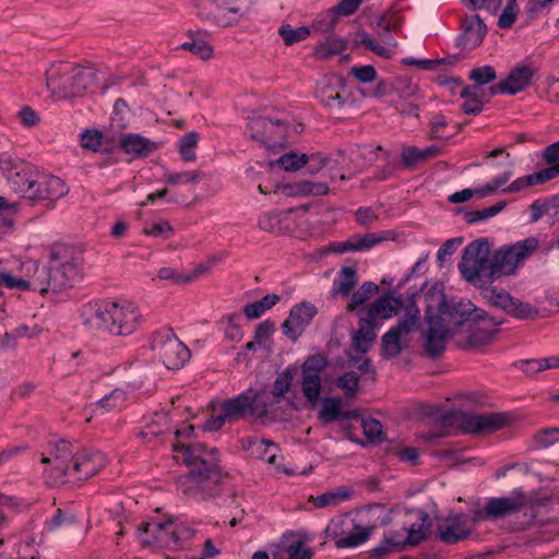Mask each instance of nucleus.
I'll list each match as a JSON object with an SVG mask.
<instances>
[{"label":"nucleus","mask_w":559,"mask_h":559,"mask_svg":"<svg viewBox=\"0 0 559 559\" xmlns=\"http://www.w3.org/2000/svg\"><path fill=\"white\" fill-rule=\"evenodd\" d=\"M504 206H506V202L500 201L489 207L478 210V211L468 212V213H466L465 217L468 223H476V222L485 221L487 218H490V217L497 215L500 211H502V209Z\"/></svg>","instance_id":"nucleus-54"},{"label":"nucleus","mask_w":559,"mask_h":559,"mask_svg":"<svg viewBox=\"0 0 559 559\" xmlns=\"http://www.w3.org/2000/svg\"><path fill=\"white\" fill-rule=\"evenodd\" d=\"M534 441L540 448H548L559 441V428L542 429L534 436Z\"/></svg>","instance_id":"nucleus-58"},{"label":"nucleus","mask_w":559,"mask_h":559,"mask_svg":"<svg viewBox=\"0 0 559 559\" xmlns=\"http://www.w3.org/2000/svg\"><path fill=\"white\" fill-rule=\"evenodd\" d=\"M158 278L163 281H168L175 285H183L189 283V278L186 275L180 274L175 269L169 266H164L158 270L157 273Z\"/></svg>","instance_id":"nucleus-62"},{"label":"nucleus","mask_w":559,"mask_h":559,"mask_svg":"<svg viewBox=\"0 0 559 559\" xmlns=\"http://www.w3.org/2000/svg\"><path fill=\"white\" fill-rule=\"evenodd\" d=\"M534 74V68L524 63H520L510 71L508 78L504 81H501L490 87L491 94H516L532 83Z\"/></svg>","instance_id":"nucleus-22"},{"label":"nucleus","mask_w":559,"mask_h":559,"mask_svg":"<svg viewBox=\"0 0 559 559\" xmlns=\"http://www.w3.org/2000/svg\"><path fill=\"white\" fill-rule=\"evenodd\" d=\"M483 518V512H475L472 518L462 513L441 518L437 522L438 536L445 544H456L466 539Z\"/></svg>","instance_id":"nucleus-14"},{"label":"nucleus","mask_w":559,"mask_h":559,"mask_svg":"<svg viewBox=\"0 0 559 559\" xmlns=\"http://www.w3.org/2000/svg\"><path fill=\"white\" fill-rule=\"evenodd\" d=\"M168 430L167 416L165 414H159L156 415L155 419H153L152 423L140 432V436L151 442L152 438H157Z\"/></svg>","instance_id":"nucleus-50"},{"label":"nucleus","mask_w":559,"mask_h":559,"mask_svg":"<svg viewBox=\"0 0 559 559\" xmlns=\"http://www.w3.org/2000/svg\"><path fill=\"white\" fill-rule=\"evenodd\" d=\"M377 328L378 323L367 316L360 318L358 330L353 336V346L356 350L366 353L371 347Z\"/></svg>","instance_id":"nucleus-33"},{"label":"nucleus","mask_w":559,"mask_h":559,"mask_svg":"<svg viewBox=\"0 0 559 559\" xmlns=\"http://www.w3.org/2000/svg\"><path fill=\"white\" fill-rule=\"evenodd\" d=\"M469 2L474 8L486 4L493 13L501 10L497 24L503 29L511 28L520 13V7L516 0H469Z\"/></svg>","instance_id":"nucleus-25"},{"label":"nucleus","mask_w":559,"mask_h":559,"mask_svg":"<svg viewBox=\"0 0 559 559\" xmlns=\"http://www.w3.org/2000/svg\"><path fill=\"white\" fill-rule=\"evenodd\" d=\"M469 79L475 81L478 85H485L496 79V71L490 66H484L472 70Z\"/></svg>","instance_id":"nucleus-61"},{"label":"nucleus","mask_w":559,"mask_h":559,"mask_svg":"<svg viewBox=\"0 0 559 559\" xmlns=\"http://www.w3.org/2000/svg\"><path fill=\"white\" fill-rule=\"evenodd\" d=\"M82 318L90 329L122 336L132 334L144 321L140 308L129 300L88 302L83 307Z\"/></svg>","instance_id":"nucleus-3"},{"label":"nucleus","mask_w":559,"mask_h":559,"mask_svg":"<svg viewBox=\"0 0 559 559\" xmlns=\"http://www.w3.org/2000/svg\"><path fill=\"white\" fill-rule=\"evenodd\" d=\"M41 331L43 329L38 324H22L19 328H16L13 332L5 333L4 341L9 342L10 340H15L19 337H33L40 334Z\"/></svg>","instance_id":"nucleus-60"},{"label":"nucleus","mask_w":559,"mask_h":559,"mask_svg":"<svg viewBox=\"0 0 559 559\" xmlns=\"http://www.w3.org/2000/svg\"><path fill=\"white\" fill-rule=\"evenodd\" d=\"M325 367L326 358L321 354L308 357L302 365L301 390L307 401L311 404L319 401L322 388L320 373Z\"/></svg>","instance_id":"nucleus-15"},{"label":"nucleus","mask_w":559,"mask_h":559,"mask_svg":"<svg viewBox=\"0 0 559 559\" xmlns=\"http://www.w3.org/2000/svg\"><path fill=\"white\" fill-rule=\"evenodd\" d=\"M226 423H228V418L224 416V411L219 406L213 409L211 417L204 423L203 427L206 431H216Z\"/></svg>","instance_id":"nucleus-63"},{"label":"nucleus","mask_w":559,"mask_h":559,"mask_svg":"<svg viewBox=\"0 0 559 559\" xmlns=\"http://www.w3.org/2000/svg\"><path fill=\"white\" fill-rule=\"evenodd\" d=\"M350 366L357 368L360 373L347 371L336 380L337 388L343 391L346 399L356 396L360 376L368 371L369 360L364 356H359L350 360Z\"/></svg>","instance_id":"nucleus-27"},{"label":"nucleus","mask_w":559,"mask_h":559,"mask_svg":"<svg viewBox=\"0 0 559 559\" xmlns=\"http://www.w3.org/2000/svg\"><path fill=\"white\" fill-rule=\"evenodd\" d=\"M546 181L542 175L536 171L534 174L521 177L512 181L508 187L503 189V192L514 193L524 190L527 187L545 183Z\"/></svg>","instance_id":"nucleus-53"},{"label":"nucleus","mask_w":559,"mask_h":559,"mask_svg":"<svg viewBox=\"0 0 559 559\" xmlns=\"http://www.w3.org/2000/svg\"><path fill=\"white\" fill-rule=\"evenodd\" d=\"M373 532V526H365L347 515L333 518L324 533L335 542L337 548H355L367 542Z\"/></svg>","instance_id":"nucleus-9"},{"label":"nucleus","mask_w":559,"mask_h":559,"mask_svg":"<svg viewBox=\"0 0 559 559\" xmlns=\"http://www.w3.org/2000/svg\"><path fill=\"white\" fill-rule=\"evenodd\" d=\"M538 243L535 237H528L496 251L492 260L493 278L513 274L518 266L537 249Z\"/></svg>","instance_id":"nucleus-10"},{"label":"nucleus","mask_w":559,"mask_h":559,"mask_svg":"<svg viewBox=\"0 0 559 559\" xmlns=\"http://www.w3.org/2000/svg\"><path fill=\"white\" fill-rule=\"evenodd\" d=\"M203 7L209 10L207 17L221 26L231 24L249 10L248 0H205Z\"/></svg>","instance_id":"nucleus-17"},{"label":"nucleus","mask_w":559,"mask_h":559,"mask_svg":"<svg viewBox=\"0 0 559 559\" xmlns=\"http://www.w3.org/2000/svg\"><path fill=\"white\" fill-rule=\"evenodd\" d=\"M347 48V41L336 35H330L322 43L318 44L314 49L317 59H329L335 55L343 52Z\"/></svg>","instance_id":"nucleus-38"},{"label":"nucleus","mask_w":559,"mask_h":559,"mask_svg":"<svg viewBox=\"0 0 559 559\" xmlns=\"http://www.w3.org/2000/svg\"><path fill=\"white\" fill-rule=\"evenodd\" d=\"M442 314H447V311L442 310ZM450 320L461 328L468 323L480 319L483 311L477 309L471 301H459L450 307L448 312Z\"/></svg>","instance_id":"nucleus-31"},{"label":"nucleus","mask_w":559,"mask_h":559,"mask_svg":"<svg viewBox=\"0 0 559 559\" xmlns=\"http://www.w3.org/2000/svg\"><path fill=\"white\" fill-rule=\"evenodd\" d=\"M349 497L350 491L348 489L338 488L317 497L310 496L309 501L312 502L316 508H333L346 501Z\"/></svg>","instance_id":"nucleus-41"},{"label":"nucleus","mask_w":559,"mask_h":559,"mask_svg":"<svg viewBox=\"0 0 559 559\" xmlns=\"http://www.w3.org/2000/svg\"><path fill=\"white\" fill-rule=\"evenodd\" d=\"M250 138L262 143L267 150L282 147L288 136V126L281 119L254 117L248 123Z\"/></svg>","instance_id":"nucleus-12"},{"label":"nucleus","mask_w":559,"mask_h":559,"mask_svg":"<svg viewBox=\"0 0 559 559\" xmlns=\"http://www.w3.org/2000/svg\"><path fill=\"white\" fill-rule=\"evenodd\" d=\"M144 234L152 237L168 239L173 236L174 229L167 221L155 222L144 228Z\"/></svg>","instance_id":"nucleus-57"},{"label":"nucleus","mask_w":559,"mask_h":559,"mask_svg":"<svg viewBox=\"0 0 559 559\" xmlns=\"http://www.w3.org/2000/svg\"><path fill=\"white\" fill-rule=\"evenodd\" d=\"M427 328L423 331L424 354L429 358L439 357L450 335V329L444 323V318L427 314Z\"/></svg>","instance_id":"nucleus-16"},{"label":"nucleus","mask_w":559,"mask_h":559,"mask_svg":"<svg viewBox=\"0 0 559 559\" xmlns=\"http://www.w3.org/2000/svg\"><path fill=\"white\" fill-rule=\"evenodd\" d=\"M221 407L224 411V416L228 418V423L238 420L249 411L257 417H263L266 414L264 395H257L251 399L249 395L240 394L235 399L225 401Z\"/></svg>","instance_id":"nucleus-20"},{"label":"nucleus","mask_w":559,"mask_h":559,"mask_svg":"<svg viewBox=\"0 0 559 559\" xmlns=\"http://www.w3.org/2000/svg\"><path fill=\"white\" fill-rule=\"evenodd\" d=\"M95 74L91 68L57 62L46 71V87L59 98L80 96L93 85Z\"/></svg>","instance_id":"nucleus-5"},{"label":"nucleus","mask_w":559,"mask_h":559,"mask_svg":"<svg viewBox=\"0 0 559 559\" xmlns=\"http://www.w3.org/2000/svg\"><path fill=\"white\" fill-rule=\"evenodd\" d=\"M126 392L122 389H115L94 405V413L103 415L108 412L119 411L126 406Z\"/></svg>","instance_id":"nucleus-37"},{"label":"nucleus","mask_w":559,"mask_h":559,"mask_svg":"<svg viewBox=\"0 0 559 559\" xmlns=\"http://www.w3.org/2000/svg\"><path fill=\"white\" fill-rule=\"evenodd\" d=\"M199 140L200 135L197 132H189L179 139L177 146L182 160H195L197 155L194 150L198 146Z\"/></svg>","instance_id":"nucleus-46"},{"label":"nucleus","mask_w":559,"mask_h":559,"mask_svg":"<svg viewBox=\"0 0 559 559\" xmlns=\"http://www.w3.org/2000/svg\"><path fill=\"white\" fill-rule=\"evenodd\" d=\"M419 323V309L409 304L404 309V316L389 329L381 338V354L385 358H393L407 349L412 342V334Z\"/></svg>","instance_id":"nucleus-7"},{"label":"nucleus","mask_w":559,"mask_h":559,"mask_svg":"<svg viewBox=\"0 0 559 559\" xmlns=\"http://www.w3.org/2000/svg\"><path fill=\"white\" fill-rule=\"evenodd\" d=\"M139 537L144 546L177 549L189 537V531L173 521H151L139 527Z\"/></svg>","instance_id":"nucleus-8"},{"label":"nucleus","mask_w":559,"mask_h":559,"mask_svg":"<svg viewBox=\"0 0 559 559\" xmlns=\"http://www.w3.org/2000/svg\"><path fill=\"white\" fill-rule=\"evenodd\" d=\"M11 188L23 199L50 203L69 192L68 186L61 178L38 171L34 167H22L11 179Z\"/></svg>","instance_id":"nucleus-4"},{"label":"nucleus","mask_w":559,"mask_h":559,"mask_svg":"<svg viewBox=\"0 0 559 559\" xmlns=\"http://www.w3.org/2000/svg\"><path fill=\"white\" fill-rule=\"evenodd\" d=\"M289 559H310L312 551L301 540H297L289 545L287 549Z\"/></svg>","instance_id":"nucleus-64"},{"label":"nucleus","mask_w":559,"mask_h":559,"mask_svg":"<svg viewBox=\"0 0 559 559\" xmlns=\"http://www.w3.org/2000/svg\"><path fill=\"white\" fill-rule=\"evenodd\" d=\"M201 179L202 174L199 170L169 171L165 175V182L170 186L198 185Z\"/></svg>","instance_id":"nucleus-47"},{"label":"nucleus","mask_w":559,"mask_h":559,"mask_svg":"<svg viewBox=\"0 0 559 559\" xmlns=\"http://www.w3.org/2000/svg\"><path fill=\"white\" fill-rule=\"evenodd\" d=\"M357 43L362 45L366 49L386 59L392 57L394 48L396 47V43L392 38H389L383 44H380L370 38L367 33L358 34Z\"/></svg>","instance_id":"nucleus-40"},{"label":"nucleus","mask_w":559,"mask_h":559,"mask_svg":"<svg viewBox=\"0 0 559 559\" xmlns=\"http://www.w3.org/2000/svg\"><path fill=\"white\" fill-rule=\"evenodd\" d=\"M461 329H462V333L466 334L464 336V338L459 340V342L464 347H472V348L480 347L488 342L489 336H490L489 332L487 330L476 328L474 321Z\"/></svg>","instance_id":"nucleus-42"},{"label":"nucleus","mask_w":559,"mask_h":559,"mask_svg":"<svg viewBox=\"0 0 559 559\" xmlns=\"http://www.w3.org/2000/svg\"><path fill=\"white\" fill-rule=\"evenodd\" d=\"M428 519H429L428 514L423 513L420 516V523L412 524L407 528V543L409 545H412V546L418 545L419 543H421L425 539L426 534L429 530V524H426Z\"/></svg>","instance_id":"nucleus-52"},{"label":"nucleus","mask_w":559,"mask_h":559,"mask_svg":"<svg viewBox=\"0 0 559 559\" xmlns=\"http://www.w3.org/2000/svg\"><path fill=\"white\" fill-rule=\"evenodd\" d=\"M318 310L308 301L300 302L290 309L288 318L282 324L283 333L290 340H297L305 328L310 324Z\"/></svg>","instance_id":"nucleus-21"},{"label":"nucleus","mask_w":559,"mask_h":559,"mask_svg":"<svg viewBox=\"0 0 559 559\" xmlns=\"http://www.w3.org/2000/svg\"><path fill=\"white\" fill-rule=\"evenodd\" d=\"M543 157L548 165L538 173L547 182L559 176V141L544 150Z\"/></svg>","instance_id":"nucleus-39"},{"label":"nucleus","mask_w":559,"mask_h":559,"mask_svg":"<svg viewBox=\"0 0 559 559\" xmlns=\"http://www.w3.org/2000/svg\"><path fill=\"white\" fill-rule=\"evenodd\" d=\"M344 88V79L340 75L322 78L316 87V97L321 104L330 108H341L345 100L341 95Z\"/></svg>","instance_id":"nucleus-23"},{"label":"nucleus","mask_w":559,"mask_h":559,"mask_svg":"<svg viewBox=\"0 0 559 559\" xmlns=\"http://www.w3.org/2000/svg\"><path fill=\"white\" fill-rule=\"evenodd\" d=\"M512 416L508 413L463 412L457 416L460 427L467 433L489 435L508 427Z\"/></svg>","instance_id":"nucleus-13"},{"label":"nucleus","mask_w":559,"mask_h":559,"mask_svg":"<svg viewBox=\"0 0 559 559\" xmlns=\"http://www.w3.org/2000/svg\"><path fill=\"white\" fill-rule=\"evenodd\" d=\"M341 400L338 397H325L322 401L318 418L322 424H330L337 418L350 419L357 417L356 411L344 412L341 411Z\"/></svg>","instance_id":"nucleus-34"},{"label":"nucleus","mask_w":559,"mask_h":559,"mask_svg":"<svg viewBox=\"0 0 559 559\" xmlns=\"http://www.w3.org/2000/svg\"><path fill=\"white\" fill-rule=\"evenodd\" d=\"M174 451L182 452V459L190 468L188 475L180 477L179 489L200 500L214 496L222 479L217 451L202 443H176Z\"/></svg>","instance_id":"nucleus-2"},{"label":"nucleus","mask_w":559,"mask_h":559,"mask_svg":"<svg viewBox=\"0 0 559 559\" xmlns=\"http://www.w3.org/2000/svg\"><path fill=\"white\" fill-rule=\"evenodd\" d=\"M40 461L46 465L44 475L51 485L63 483L66 477L87 479L106 464L102 452L80 449L63 439L50 440Z\"/></svg>","instance_id":"nucleus-1"},{"label":"nucleus","mask_w":559,"mask_h":559,"mask_svg":"<svg viewBox=\"0 0 559 559\" xmlns=\"http://www.w3.org/2000/svg\"><path fill=\"white\" fill-rule=\"evenodd\" d=\"M241 447L252 457L266 461L269 464L280 468L278 447L271 440L258 436L245 437L241 439Z\"/></svg>","instance_id":"nucleus-24"},{"label":"nucleus","mask_w":559,"mask_h":559,"mask_svg":"<svg viewBox=\"0 0 559 559\" xmlns=\"http://www.w3.org/2000/svg\"><path fill=\"white\" fill-rule=\"evenodd\" d=\"M490 247L487 240L478 239L464 249L459 264L462 276L473 285H484L493 278V262L489 260Z\"/></svg>","instance_id":"nucleus-6"},{"label":"nucleus","mask_w":559,"mask_h":559,"mask_svg":"<svg viewBox=\"0 0 559 559\" xmlns=\"http://www.w3.org/2000/svg\"><path fill=\"white\" fill-rule=\"evenodd\" d=\"M357 273L353 267H344L340 275L334 280L333 289L335 293L348 296L357 284Z\"/></svg>","instance_id":"nucleus-45"},{"label":"nucleus","mask_w":559,"mask_h":559,"mask_svg":"<svg viewBox=\"0 0 559 559\" xmlns=\"http://www.w3.org/2000/svg\"><path fill=\"white\" fill-rule=\"evenodd\" d=\"M378 292V286L372 282L364 283L357 292L352 296V300L347 306L348 311H354L356 308L365 304Z\"/></svg>","instance_id":"nucleus-49"},{"label":"nucleus","mask_w":559,"mask_h":559,"mask_svg":"<svg viewBox=\"0 0 559 559\" xmlns=\"http://www.w3.org/2000/svg\"><path fill=\"white\" fill-rule=\"evenodd\" d=\"M22 280L29 283H38V287L29 286V290H37L40 294L49 292V267L40 265L35 260H27L21 263L19 267Z\"/></svg>","instance_id":"nucleus-28"},{"label":"nucleus","mask_w":559,"mask_h":559,"mask_svg":"<svg viewBox=\"0 0 559 559\" xmlns=\"http://www.w3.org/2000/svg\"><path fill=\"white\" fill-rule=\"evenodd\" d=\"M224 255H212L205 262L198 264L191 274L186 275L189 283L198 280L201 276L211 274L212 269L223 260Z\"/></svg>","instance_id":"nucleus-55"},{"label":"nucleus","mask_w":559,"mask_h":559,"mask_svg":"<svg viewBox=\"0 0 559 559\" xmlns=\"http://www.w3.org/2000/svg\"><path fill=\"white\" fill-rule=\"evenodd\" d=\"M79 276V271L73 263H64L60 267L50 269L49 277V292H61L69 286H72Z\"/></svg>","instance_id":"nucleus-29"},{"label":"nucleus","mask_w":559,"mask_h":559,"mask_svg":"<svg viewBox=\"0 0 559 559\" xmlns=\"http://www.w3.org/2000/svg\"><path fill=\"white\" fill-rule=\"evenodd\" d=\"M282 191L287 197L324 195L329 188L323 182L299 181L292 185L277 186L275 192Z\"/></svg>","instance_id":"nucleus-32"},{"label":"nucleus","mask_w":559,"mask_h":559,"mask_svg":"<svg viewBox=\"0 0 559 559\" xmlns=\"http://www.w3.org/2000/svg\"><path fill=\"white\" fill-rule=\"evenodd\" d=\"M484 296L492 306L515 318L528 319L537 314V310L532 305L514 299L503 289L492 287L485 290Z\"/></svg>","instance_id":"nucleus-19"},{"label":"nucleus","mask_w":559,"mask_h":559,"mask_svg":"<svg viewBox=\"0 0 559 559\" xmlns=\"http://www.w3.org/2000/svg\"><path fill=\"white\" fill-rule=\"evenodd\" d=\"M395 236L396 235L393 230H383L380 233H370L366 235H354L349 238V246L354 248V251L369 250L383 241L394 240Z\"/></svg>","instance_id":"nucleus-35"},{"label":"nucleus","mask_w":559,"mask_h":559,"mask_svg":"<svg viewBox=\"0 0 559 559\" xmlns=\"http://www.w3.org/2000/svg\"><path fill=\"white\" fill-rule=\"evenodd\" d=\"M17 212V204L9 202L0 197V236L12 231L14 226L13 215Z\"/></svg>","instance_id":"nucleus-44"},{"label":"nucleus","mask_w":559,"mask_h":559,"mask_svg":"<svg viewBox=\"0 0 559 559\" xmlns=\"http://www.w3.org/2000/svg\"><path fill=\"white\" fill-rule=\"evenodd\" d=\"M307 154H297L295 152H289L282 155L276 160V164L286 171H295L305 166L307 164Z\"/></svg>","instance_id":"nucleus-51"},{"label":"nucleus","mask_w":559,"mask_h":559,"mask_svg":"<svg viewBox=\"0 0 559 559\" xmlns=\"http://www.w3.org/2000/svg\"><path fill=\"white\" fill-rule=\"evenodd\" d=\"M293 382V373L285 370L280 373L274 382L272 394L275 399L283 397L290 389Z\"/></svg>","instance_id":"nucleus-56"},{"label":"nucleus","mask_w":559,"mask_h":559,"mask_svg":"<svg viewBox=\"0 0 559 559\" xmlns=\"http://www.w3.org/2000/svg\"><path fill=\"white\" fill-rule=\"evenodd\" d=\"M530 503V499L521 491H513L508 497L491 498L483 510V520L501 519L520 512Z\"/></svg>","instance_id":"nucleus-18"},{"label":"nucleus","mask_w":559,"mask_h":559,"mask_svg":"<svg viewBox=\"0 0 559 559\" xmlns=\"http://www.w3.org/2000/svg\"><path fill=\"white\" fill-rule=\"evenodd\" d=\"M487 34V27L477 14L468 15L462 23L461 45L465 49L479 46Z\"/></svg>","instance_id":"nucleus-26"},{"label":"nucleus","mask_w":559,"mask_h":559,"mask_svg":"<svg viewBox=\"0 0 559 559\" xmlns=\"http://www.w3.org/2000/svg\"><path fill=\"white\" fill-rule=\"evenodd\" d=\"M22 167H31L29 165L25 164H17L14 162V159L8 155V154H1L0 155V171H2L11 182V179L15 177V174L22 168Z\"/></svg>","instance_id":"nucleus-59"},{"label":"nucleus","mask_w":559,"mask_h":559,"mask_svg":"<svg viewBox=\"0 0 559 559\" xmlns=\"http://www.w3.org/2000/svg\"><path fill=\"white\" fill-rule=\"evenodd\" d=\"M280 300L281 297L277 294H269L264 296L262 299L247 305L243 309V312L249 319H258L266 310L274 307Z\"/></svg>","instance_id":"nucleus-43"},{"label":"nucleus","mask_w":559,"mask_h":559,"mask_svg":"<svg viewBox=\"0 0 559 559\" xmlns=\"http://www.w3.org/2000/svg\"><path fill=\"white\" fill-rule=\"evenodd\" d=\"M152 348L168 369H179L190 359L189 348L169 329L154 333Z\"/></svg>","instance_id":"nucleus-11"},{"label":"nucleus","mask_w":559,"mask_h":559,"mask_svg":"<svg viewBox=\"0 0 559 559\" xmlns=\"http://www.w3.org/2000/svg\"><path fill=\"white\" fill-rule=\"evenodd\" d=\"M403 304L399 298L385 295L378 298L366 311V316L377 322L392 318L402 308Z\"/></svg>","instance_id":"nucleus-30"},{"label":"nucleus","mask_w":559,"mask_h":559,"mask_svg":"<svg viewBox=\"0 0 559 559\" xmlns=\"http://www.w3.org/2000/svg\"><path fill=\"white\" fill-rule=\"evenodd\" d=\"M278 34L286 46H292L307 39L310 35V29L307 26L294 28L289 24H283L278 28Z\"/></svg>","instance_id":"nucleus-48"},{"label":"nucleus","mask_w":559,"mask_h":559,"mask_svg":"<svg viewBox=\"0 0 559 559\" xmlns=\"http://www.w3.org/2000/svg\"><path fill=\"white\" fill-rule=\"evenodd\" d=\"M122 150L136 156L147 155L153 150V144L145 138L130 133L120 139Z\"/></svg>","instance_id":"nucleus-36"}]
</instances>
